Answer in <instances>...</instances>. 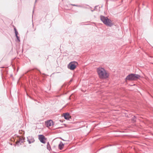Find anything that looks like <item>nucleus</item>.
<instances>
[{"label":"nucleus","mask_w":153,"mask_h":153,"mask_svg":"<svg viewBox=\"0 0 153 153\" xmlns=\"http://www.w3.org/2000/svg\"><path fill=\"white\" fill-rule=\"evenodd\" d=\"M97 71L99 77L101 79H106L108 76V74L102 68L99 67L97 69Z\"/></svg>","instance_id":"obj_1"},{"label":"nucleus","mask_w":153,"mask_h":153,"mask_svg":"<svg viewBox=\"0 0 153 153\" xmlns=\"http://www.w3.org/2000/svg\"><path fill=\"white\" fill-rule=\"evenodd\" d=\"M100 19L103 23L106 26L111 27L113 25L111 20L107 17L101 16H100Z\"/></svg>","instance_id":"obj_2"},{"label":"nucleus","mask_w":153,"mask_h":153,"mask_svg":"<svg viewBox=\"0 0 153 153\" xmlns=\"http://www.w3.org/2000/svg\"><path fill=\"white\" fill-rule=\"evenodd\" d=\"M140 76L138 74H131L127 76L126 79L129 80H135L140 77Z\"/></svg>","instance_id":"obj_3"},{"label":"nucleus","mask_w":153,"mask_h":153,"mask_svg":"<svg viewBox=\"0 0 153 153\" xmlns=\"http://www.w3.org/2000/svg\"><path fill=\"white\" fill-rule=\"evenodd\" d=\"M78 63L76 62H72L68 65V68L71 70H74L76 67Z\"/></svg>","instance_id":"obj_4"},{"label":"nucleus","mask_w":153,"mask_h":153,"mask_svg":"<svg viewBox=\"0 0 153 153\" xmlns=\"http://www.w3.org/2000/svg\"><path fill=\"white\" fill-rule=\"evenodd\" d=\"M27 141L29 144L33 143L35 140L34 138L32 136H29L27 137Z\"/></svg>","instance_id":"obj_5"},{"label":"nucleus","mask_w":153,"mask_h":153,"mask_svg":"<svg viewBox=\"0 0 153 153\" xmlns=\"http://www.w3.org/2000/svg\"><path fill=\"white\" fill-rule=\"evenodd\" d=\"M39 139L41 143H45L44 140H45L46 138L44 135H39Z\"/></svg>","instance_id":"obj_6"},{"label":"nucleus","mask_w":153,"mask_h":153,"mask_svg":"<svg viewBox=\"0 0 153 153\" xmlns=\"http://www.w3.org/2000/svg\"><path fill=\"white\" fill-rule=\"evenodd\" d=\"M46 124L47 127H49L54 124L53 121L51 120H50L45 123Z\"/></svg>","instance_id":"obj_7"},{"label":"nucleus","mask_w":153,"mask_h":153,"mask_svg":"<svg viewBox=\"0 0 153 153\" xmlns=\"http://www.w3.org/2000/svg\"><path fill=\"white\" fill-rule=\"evenodd\" d=\"M24 140L25 138L23 137L19 138V140L16 143V145L19 146L21 144V143H23L24 142Z\"/></svg>","instance_id":"obj_8"},{"label":"nucleus","mask_w":153,"mask_h":153,"mask_svg":"<svg viewBox=\"0 0 153 153\" xmlns=\"http://www.w3.org/2000/svg\"><path fill=\"white\" fill-rule=\"evenodd\" d=\"M64 117L65 119L69 120L71 118L70 114L68 113H66L64 114Z\"/></svg>","instance_id":"obj_9"},{"label":"nucleus","mask_w":153,"mask_h":153,"mask_svg":"<svg viewBox=\"0 0 153 153\" xmlns=\"http://www.w3.org/2000/svg\"><path fill=\"white\" fill-rule=\"evenodd\" d=\"M64 146V144L62 142H60L58 146L59 149L60 150H62Z\"/></svg>","instance_id":"obj_10"},{"label":"nucleus","mask_w":153,"mask_h":153,"mask_svg":"<svg viewBox=\"0 0 153 153\" xmlns=\"http://www.w3.org/2000/svg\"><path fill=\"white\" fill-rule=\"evenodd\" d=\"M14 30L15 32L16 36H18V31L16 29L15 27L14 28Z\"/></svg>","instance_id":"obj_11"},{"label":"nucleus","mask_w":153,"mask_h":153,"mask_svg":"<svg viewBox=\"0 0 153 153\" xmlns=\"http://www.w3.org/2000/svg\"><path fill=\"white\" fill-rule=\"evenodd\" d=\"M47 147L49 151H50L51 149L50 145L47 146Z\"/></svg>","instance_id":"obj_12"},{"label":"nucleus","mask_w":153,"mask_h":153,"mask_svg":"<svg viewBox=\"0 0 153 153\" xmlns=\"http://www.w3.org/2000/svg\"><path fill=\"white\" fill-rule=\"evenodd\" d=\"M16 37L17 38V40L19 42H20V39L19 37L18 36H16Z\"/></svg>","instance_id":"obj_13"},{"label":"nucleus","mask_w":153,"mask_h":153,"mask_svg":"<svg viewBox=\"0 0 153 153\" xmlns=\"http://www.w3.org/2000/svg\"><path fill=\"white\" fill-rule=\"evenodd\" d=\"M72 5L73 6H77V7H81V6H78V5H76L75 4H72Z\"/></svg>","instance_id":"obj_14"},{"label":"nucleus","mask_w":153,"mask_h":153,"mask_svg":"<svg viewBox=\"0 0 153 153\" xmlns=\"http://www.w3.org/2000/svg\"><path fill=\"white\" fill-rule=\"evenodd\" d=\"M49 145H50V144H49V142H48L47 143V146Z\"/></svg>","instance_id":"obj_15"},{"label":"nucleus","mask_w":153,"mask_h":153,"mask_svg":"<svg viewBox=\"0 0 153 153\" xmlns=\"http://www.w3.org/2000/svg\"><path fill=\"white\" fill-rule=\"evenodd\" d=\"M36 1H37V0H36L35 2H36Z\"/></svg>","instance_id":"obj_16"},{"label":"nucleus","mask_w":153,"mask_h":153,"mask_svg":"<svg viewBox=\"0 0 153 153\" xmlns=\"http://www.w3.org/2000/svg\"><path fill=\"white\" fill-rule=\"evenodd\" d=\"M91 11H93V10H91Z\"/></svg>","instance_id":"obj_17"},{"label":"nucleus","mask_w":153,"mask_h":153,"mask_svg":"<svg viewBox=\"0 0 153 153\" xmlns=\"http://www.w3.org/2000/svg\"><path fill=\"white\" fill-rule=\"evenodd\" d=\"M59 121H61V120H59Z\"/></svg>","instance_id":"obj_18"},{"label":"nucleus","mask_w":153,"mask_h":153,"mask_svg":"<svg viewBox=\"0 0 153 153\" xmlns=\"http://www.w3.org/2000/svg\"><path fill=\"white\" fill-rule=\"evenodd\" d=\"M59 121H61V120H59Z\"/></svg>","instance_id":"obj_19"}]
</instances>
